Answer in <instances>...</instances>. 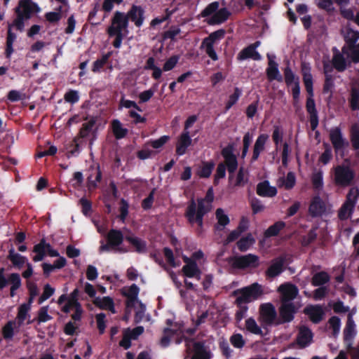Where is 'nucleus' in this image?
<instances>
[{"label":"nucleus","mask_w":359,"mask_h":359,"mask_svg":"<svg viewBox=\"0 0 359 359\" xmlns=\"http://www.w3.org/2000/svg\"><path fill=\"white\" fill-rule=\"evenodd\" d=\"M269 59L268 67L266 69V76L269 81H277L283 82V80L287 87H291L293 105L295 107L299 101L300 96V81L299 77L296 75L290 67V62L287 60V65L283 69L284 77L280 74L278 69V64L273 60L275 56L267 54Z\"/></svg>","instance_id":"f257e3e1"},{"label":"nucleus","mask_w":359,"mask_h":359,"mask_svg":"<svg viewBox=\"0 0 359 359\" xmlns=\"http://www.w3.org/2000/svg\"><path fill=\"white\" fill-rule=\"evenodd\" d=\"M213 200V189L210 187L206 192L205 198H198L197 203L193 198L189 201L184 212V217L190 225L193 226L194 224H196L200 231L203 227L204 216L210 212L212 209Z\"/></svg>","instance_id":"f03ea898"},{"label":"nucleus","mask_w":359,"mask_h":359,"mask_svg":"<svg viewBox=\"0 0 359 359\" xmlns=\"http://www.w3.org/2000/svg\"><path fill=\"white\" fill-rule=\"evenodd\" d=\"M16 18L12 25L20 32L25 28V22L32 18L34 14L41 12V8L37 3L32 0H19L17 6L14 8Z\"/></svg>","instance_id":"7ed1b4c3"},{"label":"nucleus","mask_w":359,"mask_h":359,"mask_svg":"<svg viewBox=\"0 0 359 359\" xmlns=\"http://www.w3.org/2000/svg\"><path fill=\"white\" fill-rule=\"evenodd\" d=\"M221 154L224 159V162L219 163L217 165L216 172L215 174L214 183L219 179H222L226 176V168H227L230 174L233 173L238 168V161L236 155L233 154V144H228L221 151Z\"/></svg>","instance_id":"20e7f679"},{"label":"nucleus","mask_w":359,"mask_h":359,"mask_svg":"<svg viewBox=\"0 0 359 359\" xmlns=\"http://www.w3.org/2000/svg\"><path fill=\"white\" fill-rule=\"evenodd\" d=\"M219 3L213 1L209 4L200 13V17L208 18L205 21L209 25H221L225 22L231 13L225 7L219 9Z\"/></svg>","instance_id":"39448f33"},{"label":"nucleus","mask_w":359,"mask_h":359,"mask_svg":"<svg viewBox=\"0 0 359 359\" xmlns=\"http://www.w3.org/2000/svg\"><path fill=\"white\" fill-rule=\"evenodd\" d=\"M264 294L262 286L258 283H254L247 287L237 289L232 292L236 296V305L246 304L259 299Z\"/></svg>","instance_id":"423d86ee"},{"label":"nucleus","mask_w":359,"mask_h":359,"mask_svg":"<svg viewBox=\"0 0 359 359\" xmlns=\"http://www.w3.org/2000/svg\"><path fill=\"white\" fill-rule=\"evenodd\" d=\"M355 173L348 165H339L334 168V183L341 187L351 186L355 179Z\"/></svg>","instance_id":"0eeeda50"},{"label":"nucleus","mask_w":359,"mask_h":359,"mask_svg":"<svg viewBox=\"0 0 359 359\" xmlns=\"http://www.w3.org/2000/svg\"><path fill=\"white\" fill-rule=\"evenodd\" d=\"M278 314L274 305L271 303H264L259 306V321L263 327L277 325Z\"/></svg>","instance_id":"6e6552de"},{"label":"nucleus","mask_w":359,"mask_h":359,"mask_svg":"<svg viewBox=\"0 0 359 359\" xmlns=\"http://www.w3.org/2000/svg\"><path fill=\"white\" fill-rule=\"evenodd\" d=\"M231 266L238 269H255L259 266V257L253 254L231 257L229 259Z\"/></svg>","instance_id":"1a4fd4ad"},{"label":"nucleus","mask_w":359,"mask_h":359,"mask_svg":"<svg viewBox=\"0 0 359 359\" xmlns=\"http://www.w3.org/2000/svg\"><path fill=\"white\" fill-rule=\"evenodd\" d=\"M33 252L36 253V255L33 257L35 262L43 260L46 252L50 257H59L60 255L58 251L53 249L50 243L46 242L44 238H42L38 244L34 246Z\"/></svg>","instance_id":"9d476101"},{"label":"nucleus","mask_w":359,"mask_h":359,"mask_svg":"<svg viewBox=\"0 0 359 359\" xmlns=\"http://www.w3.org/2000/svg\"><path fill=\"white\" fill-rule=\"evenodd\" d=\"M128 27V21L126 14L117 11L111 18V24L107 28V33H123V31L126 29Z\"/></svg>","instance_id":"9b49d317"},{"label":"nucleus","mask_w":359,"mask_h":359,"mask_svg":"<svg viewBox=\"0 0 359 359\" xmlns=\"http://www.w3.org/2000/svg\"><path fill=\"white\" fill-rule=\"evenodd\" d=\"M297 310V307L293 302H281L279 308L280 319L276 322V325L290 323L292 321Z\"/></svg>","instance_id":"f8f14e48"},{"label":"nucleus","mask_w":359,"mask_h":359,"mask_svg":"<svg viewBox=\"0 0 359 359\" xmlns=\"http://www.w3.org/2000/svg\"><path fill=\"white\" fill-rule=\"evenodd\" d=\"M329 136L335 152L344 150L348 144V142L343 137L341 130L339 127L332 128Z\"/></svg>","instance_id":"ddd939ff"},{"label":"nucleus","mask_w":359,"mask_h":359,"mask_svg":"<svg viewBox=\"0 0 359 359\" xmlns=\"http://www.w3.org/2000/svg\"><path fill=\"white\" fill-rule=\"evenodd\" d=\"M285 258L279 256L271 261V265L265 271V276L268 279L274 278L280 275L285 271Z\"/></svg>","instance_id":"4468645a"},{"label":"nucleus","mask_w":359,"mask_h":359,"mask_svg":"<svg viewBox=\"0 0 359 359\" xmlns=\"http://www.w3.org/2000/svg\"><path fill=\"white\" fill-rule=\"evenodd\" d=\"M144 9L141 6L132 5L130 10L126 14L128 21L130 20L137 27L142 26L144 21Z\"/></svg>","instance_id":"2eb2a0df"},{"label":"nucleus","mask_w":359,"mask_h":359,"mask_svg":"<svg viewBox=\"0 0 359 359\" xmlns=\"http://www.w3.org/2000/svg\"><path fill=\"white\" fill-rule=\"evenodd\" d=\"M306 109L309 114V122L312 130H315L319 123L318 111L313 96L308 95L306 102Z\"/></svg>","instance_id":"dca6fc26"},{"label":"nucleus","mask_w":359,"mask_h":359,"mask_svg":"<svg viewBox=\"0 0 359 359\" xmlns=\"http://www.w3.org/2000/svg\"><path fill=\"white\" fill-rule=\"evenodd\" d=\"M278 292L281 293V302H292L298 294L297 287L292 283H284L279 286Z\"/></svg>","instance_id":"f3484780"},{"label":"nucleus","mask_w":359,"mask_h":359,"mask_svg":"<svg viewBox=\"0 0 359 359\" xmlns=\"http://www.w3.org/2000/svg\"><path fill=\"white\" fill-rule=\"evenodd\" d=\"M304 313L307 315L313 323H319L323 318L324 311L320 305H311L306 306Z\"/></svg>","instance_id":"a211bd4d"},{"label":"nucleus","mask_w":359,"mask_h":359,"mask_svg":"<svg viewBox=\"0 0 359 359\" xmlns=\"http://www.w3.org/2000/svg\"><path fill=\"white\" fill-rule=\"evenodd\" d=\"M268 139L269 135L267 134H261L257 137L253 146V152L251 158L252 163L256 161L259 158L260 154L265 149V144Z\"/></svg>","instance_id":"6ab92c4d"},{"label":"nucleus","mask_w":359,"mask_h":359,"mask_svg":"<svg viewBox=\"0 0 359 359\" xmlns=\"http://www.w3.org/2000/svg\"><path fill=\"white\" fill-rule=\"evenodd\" d=\"M192 140L189 131H183L180 135L176 146V154L179 156L184 155L187 148L191 144Z\"/></svg>","instance_id":"aec40b11"},{"label":"nucleus","mask_w":359,"mask_h":359,"mask_svg":"<svg viewBox=\"0 0 359 359\" xmlns=\"http://www.w3.org/2000/svg\"><path fill=\"white\" fill-rule=\"evenodd\" d=\"M325 211L324 202L319 196H315L311 201L309 212L313 217L321 216Z\"/></svg>","instance_id":"412c9836"},{"label":"nucleus","mask_w":359,"mask_h":359,"mask_svg":"<svg viewBox=\"0 0 359 359\" xmlns=\"http://www.w3.org/2000/svg\"><path fill=\"white\" fill-rule=\"evenodd\" d=\"M257 194L262 197H273L277 194V189L270 186L268 180H264L257 185Z\"/></svg>","instance_id":"4be33fe9"},{"label":"nucleus","mask_w":359,"mask_h":359,"mask_svg":"<svg viewBox=\"0 0 359 359\" xmlns=\"http://www.w3.org/2000/svg\"><path fill=\"white\" fill-rule=\"evenodd\" d=\"M312 339L313 333L309 327L305 326L300 327L296 339L297 344L300 347L304 348L307 346L312 341Z\"/></svg>","instance_id":"5701e85b"},{"label":"nucleus","mask_w":359,"mask_h":359,"mask_svg":"<svg viewBox=\"0 0 359 359\" xmlns=\"http://www.w3.org/2000/svg\"><path fill=\"white\" fill-rule=\"evenodd\" d=\"M302 72L303 81L308 95L314 96L313 76L311 74L310 67H306L305 64H302Z\"/></svg>","instance_id":"b1692460"},{"label":"nucleus","mask_w":359,"mask_h":359,"mask_svg":"<svg viewBox=\"0 0 359 359\" xmlns=\"http://www.w3.org/2000/svg\"><path fill=\"white\" fill-rule=\"evenodd\" d=\"M359 40V32L348 29L344 36L345 45L342 48V53H347V49L353 48L357 46Z\"/></svg>","instance_id":"393cba45"},{"label":"nucleus","mask_w":359,"mask_h":359,"mask_svg":"<svg viewBox=\"0 0 359 359\" xmlns=\"http://www.w3.org/2000/svg\"><path fill=\"white\" fill-rule=\"evenodd\" d=\"M93 303L95 306L100 309L108 310L112 313H116L114 300L110 297L107 296L102 298L100 297H95L93 300Z\"/></svg>","instance_id":"a878e982"},{"label":"nucleus","mask_w":359,"mask_h":359,"mask_svg":"<svg viewBox=\"0 0 359 359\" xmlns=\"http://www.w3.org/2000/svg\"><path fill=\"white\" fill-rule=\"evenodd\" d=\"M124 239L123 233L118 229H112L107 235V240L111 245V248L114 249L121 245Z\"/></svg>","instance_id":"bb28decb"},{"label":"nucleus","mask_w":359,"mask_h":359,"mask_svg":"<svg viewBox=\"0 0 359 359\" xmlns=\"http://www.w3.org/2000/svg\"><path fill=\"white\" fill-rule=\"evenodd\" d=\"M125 239L134 247L136 252L141 254L147 251V242L142 238L133 236H126Z\"/></svg>","instance_id":"cd10ccee"},{"label":"nucleus","mask_w":359,"mask_h":359,"mask_svg":"<svg viewBox=\"0 0 359 359\" xmlns=\"http://www.w3.org/2000/svg\"><path fill=\"white\" fill-rule=\"evenodd\" d=\"M90 170L91 173L87 179L88 187L89 189H94L97 188V183L101 182L102 174L99 165L95 168H91Z\"/></svg>","instance_id":"c85d7f7f"},{"label":"nucleus","mask_w":359,"mask_h":359,"mask_svg":"<svg viewBox=\"0 0 359 359\" xmlns=\"http://www.w3.org/2000/svg\"><path fill=\"white\" fill-rule=\"evenodd\" d=\"M249 58L254 60H260L262 59L261 55L250 45L243 48L237 56L238 60H245Z\"/></svg>","instance_id":"c756f323"},{"label":"nucleus","mask_w":359,"mask_h":359,"mask_svg":"<svg viewBox=\"0 0 359 359\" xmlns=\"http://www.w3.org/2000/svg\"><path fill=\"white\" fill-rule=\"evenodd\" d=\"M96 121L95 117H91L88 121L83 123L76 137H79V139L86 138L88 137L90 133H93L95 130L94 128Z\"/></svg>","instance_id":"7c9ffc66"},{"label":"nucleus","mask_w":359,"mask_h":359,"mask_svg":"<svg viewBox=\"0 0 359 359\" xmlns=\"http://www.w3.org/2000/svg\"><path fill=\"white\" fill-rule=\"evenodd\" d=\"M194 355L191 359H210V353L205 349L204 343L196 341L194 343Z\"/></svg>","instance_id":"2f4dec72"},{"label":"nucleus","mask_w":359,"mask_h":359,"mask_svg":"<svg viewBox=\"0 0 359 359\" xmlns=\"http://www.w3.org/2000/svg\"><path fill=\"white\" fill-rule=\"evenodd\" d=\"M112 133L116 140L124 138L128 133V130L123 128L121 121L118 119H114L111 122Z\"/></svg>","instance_id":"473e14b6"},{"label":"nucleus","mask_w":359,"mask_h":359,"mask_svg":"<svg viewBox=\"0 0 359 359\" xmlns=\"http://www.w3.org/2000/svg\"><path fill=\"white\" fill-rule=\"evenodd\" d=\"M217 223L215 225V229L217 231H222L224 228L230 223L229 217L224 214L223 209L217 208L215 212Z\"/></svg>","instance_id":"72a5a7b5"},{"label":"nucleus","mask_w":359,"mask_h":359,"mask_svg":"<svg viewBox=\"0 0 359 359\" xmlns=\"http://www.w3.org/2000/svg\"><path fill=\"white\" fill-rule=\"evenodd\" d=\"M7 258L12 262L15 267L18 269L22 268L27 261V257L15 252L13 248L9 250Z\"/></svg>","instance_id":"f704fd0d"},{"label":"nucleus","mask_w":359,"mask_h":359,"mask_svg":"<svg viewBox=\"0 0 359 359\" xmlns=\"http://www.w3.org/2000/svg\"><path fill=\"white\" fill-rule=\"evenodd\" d=\"M144 69L152 70L151 76L155 80H158L162 76L163 69L157 67L155 65V58L154 57H149L145 63Z\"/></svg>","instance_id":"c9c22d12"},{"label":"nucleus","mask_w":359,"mask_h":359,"mask_svg":"<svg viewBox=\"0 0 359 359\" xmlns=\"http://www.w3.org/2000/svg\"><path fill=\"white\" fill-rule=\"evenodd\" d=\"M286 226V224L283 221L276 222L273 224L269 226V228L264 231V235L265 238H271L277 236L280 231L283 230Z\"/></svg>","instance_id":"e433bc0d"},{"label":"nucleus","mask_w":359,"mask_h":359,"mask_svg":"<svg viewBox=\"0 0 359 359\" xmlns=\"http://www.w3.org/2000/svg\"><path fill=\"white\" fill-rule=\"evenodd\" d=\"M330 280V275L326 271H320L315 273L311 279V284L313 286H323Z\"/></svg>","instance_id":"4c0bfd02"},{"label":"nucleus","mask_w":359,"mask_h":359,"mask_svg":"<svg viewBox=\"0 0 359 359\" xmlns=\"http://www.w3.org/2000/svg\"><path fill=\"white\" fill-rule=\"evenodd\" d=\"M332 64L338 72H342L346 69V61L341 53L337 52L334 54Z\"/></svg>","instance_id":"58836bf2"},{"label":"nucleus","mask_w":359,"mask_h":359,"mask_svg":"<svg viewBox=\"0 0 359 359\" xmlns=\"http://www.w3.org/2000/svg\"><path fill=\"white\" fill-rule=\"evenodd\" d=\"M355 323L352 319V314L349 313L348 316V320L344 330V341H351L355 335Z\"/></svg>","instance_id":"ea45409f"},{"label":"nucleus","mask_w":359,"mask_h":359,"mask_svg":"<svg viewBox=\"0 0 359 359\" xmlns=\"http://www.w3.org/2000/svg\"><path fill=\"white\" fill-rule=\"evenodd\" d=\"M215 163L212 161L202 163V166L197 172V175L201 178H208L215 168Z\"/></svg>","instance_id":"a19ab883"},{"label":"nucleus","mask_w":359,"mask_h":359,"mask_svg":"<svg viewBox=\"0 0 359 359\" xmlns=\"http://www.w3.org/2000/svg\"><path fill=\"white\" fill-rule=\"evenodd\" d=\"M243 91L241 88L235 87L233 93L229 96V99L225 104V111H229L233 105H235L238 101L239 98L242 95Z\"/></svg>","instance_id":"79ce46f5"},{"label":"nucleus","mask_w":359,"mask_h":359,"mask_svg":"<svg viewBox=\"0 0 359 359\" xmlns=\"http://www.w3.org/2000/svg\"><path fill=\"white\" fill-rule=\"evenodd\" d=\"M350 140L354 150H359V125L353 124L350 129Z\"/></svg>","instance_id":"37998d69"},{"label":"nucleus","mask_w":359,"mask_h":359,"mask_svg":"<svg viewBox=\"0 0 359 359\" xmlns=\"http://www.w3.org/2000/svg\"><path fill=\"white\" fill-rule=\"evenodd\" d=\"M350 95L348 100L350 108L352 111L359 110V90L355 87L352 88Z\"/></svg>","instance_id":"c03bdc74"},{"label":"nucleus","mask_w":359,"mask_h":359,"mask_svg":"<svg viewBox=\"0 0 359 359\" xmlns=\"http://www.w3.org/2000/svg\"><path fill=\"white\" fill-rule=\"evenodd\" d=\"M111 56V53H107L102 56L101 58L97 59L93 64L92 72L97 73L104 67L108 62L109 59Z\"/></svg>","instance_id":"a18cd8bd"},{"label":"nucleus","mask_w":359,"mask_h":359,"mask_svg":"<svg viewBox=\"0 0 359 359\" xmlns=\"http://www.w3.org/2000/svg\"><path fill=\"white\" fill-rule=\"evenodd\" d=\"M354 205L348 202H345L340 208L338 212V217L341 220H345L351 215Z\"/></svg>","instance_id":"49530a36"},{"label":"nucleus","mask_w":359,"mask_h":359,"mask_svg":"<svg viewBox=\"0 0 359 359\" xmlns=\"http://www.w3.org/2000/svg\"><path fill=\"white\" fill-rule=\"evenodd\" d=\"M182 271L184 276L187 278H194L196 273L199 272V268L196 262H193L189 265L183 266Z\"/></svg>","instance_id":"de8ad7c7"},{"label":"nucleus","mask_w":359,"mask_h":359,"mask_svg":"<svg viewBox=\"0 0 359 359\" xmlns=\"http://www.w3.org/2000/svg\"><path fill=\"white\" fill-rule=\"evenodd\" d=\"M317 237L316 229H311L302 238L301 244L303 247H308L316 240Z\"/></svg>","instance_id":"09e8293b"},{"label":"nucleus","mask_w":359,"mask_h":359,"mask_svg":"<svg viewBox=\"0 0 359 359\" xmlns=\"http://www.w3.org/2000/svg\"><path fill=\"white\" fill-rule=\"evenodd\" d=\"M245 327L247 330L252 334L263 335L262 329L257 325L255 320L252 318H249L245 320Z\"/></svg>","instance_id":"8fccbe9b"},{"label":"nucleus","mask_w":359,"mask_h":359,"mask_svg":"<svg viewBox=\"0 0 359 359\" xmlns=\"http://www.w3.org/2000/svg\"><path fill=\"white\" fill-rule=\"evenodd\" d=\"M80 139L75 137L72 142L69 144L67 148V157L76 156L80 153V144L79 142Z\"/></svg>","instance_id":"3c124183"},{"label":"nucleus","mask_w":359,"mask_h":359,"mask_svg":"<svg viewBox=\"0 0 359 359\" xmlns=\"http://www.w3.org/2000/svg\"><path fill=\"white\" fill-rule=\"evenodd\" d=\"M253 241L254 239L251 234H248V236L241 238L237 242V247L241 252H245L248 250Z\"/></svg>","instance_id":"603ef678"},{"label":"nucleus","mask_w":359,"mask_h":359,"mask_svg":"<svg viewBox=\"0 0 359 359\" xmlns=\"http://www.w3.org/2000/svg\"><path fill=\"white\" fill-rule=\"evenodd\" d=\"M225 30L223 29H218L212 32L208 37L205 38L203 41L205 43L208 42L214 44L217 40L222 39L225 36Z\"/></svg>","instance_id":"864d4df0"},{"label":"nucleus","mask_w":359,"mask_h":359,"mask_svg":"<svg viewBox=\"0 0 359 359\" xmlns=\"http://www.w3.org/2000/svg\"><path fill=\"white\" fill-rule=\"evenodd\" d=\"M328 323L330 325V328L332 329V335L336 337L339 334L340 327H341V320L338 316H332L328 320Z\"/></svg>","instance_id":"5fc2aeb1"},{"label":"nucleus","mask_w":359,"mask_h":359,"mask_svg":"<svg viewBox=\"0 0 359 359\" xmlns=\"http://www.w3.org/2000/svg\"><path fill=\"white\" fill-rule=\"evenodd\" d=\"M79 204L81 207V212L85 216H88L92 212V203L90 200L86 198L85 197H82L79 201Z\"/></svg>","instance_id":"6e6d98bb"},{"label":"nucleus","mask_w":359,"mask_h":359,"mask_svg":"<svg viewBox=\"0 0 359 359\" xmlns=\"http://www.w3.org/2000/svg\"><path fill=\"white\" fill-rule=\"evenodd\" d=\"M155 192H156V189L154 188L151 191L150 193L149 194V195L147 196V198H145L142 201V208L143 210H150L152 206H153V204H154V195H155Z\"/></svg>","instance_id":"4d7b16f0"},{"label":"nucleus","mask_w":359,"mask_h":359,"mask_svg":"<svg viewBox=\"0 0 359 359\" xmlns=\"http://www.w3.org/2000/svg\"><path fill=\"white\" fill-rule=\"evenodd\" d=\"M201 48H205L206 54L214 61L218 60V56L215 50L214 44L203 41Z\"/></svg>","instance_id":"13d9d810"},{"label":"nucleus","mask_w":359,"mask_h":359,"mask_svg":"<svg viewBox=\"0 0 359 359\" xmlns=\"http://www.w3.org/2000/svg\"><path fill=\"white\" fill-rule=\"evenodd\" d=\"M13 325L14 321H8L2 329V334L5 339H11L14 336Z\"/></svg>","instance_id":"bf43d9fd"},{"label":"nucleus","mask_w":359,"mask_h":359,"mask_svg":"<svg viewBox=\"0 0 359 359\" xmlns=\"http://www.w3.org/2000/svg\"><path fill=\"white\" fill-rule=\"evenodd\" d=\"M55 292V289L49 284H46L43 287V291L38 300L39 304H41L44 301L49 299Z\"/></svg>","instance_id":"052dcab7"},{"label":"nucleus","mask_w":359,"mask_h":359,"mask_svg":"<svg viewBox=\"0 0 359 359\" xmlns=\"http://www.w3.org/2000/svg\"><path fill=\"white\" fill-rule=\"evenodd\" d=\"M163 252L166 259V261L169 264V265H170L172 267H177L180 265V262H178L177 263L175 262L173 252L170 248L165 247L163 249Z\"/></svg>","instance_id":"680f3d73"},{"label":"nucleus","mask_w":359,"mask_h":359,"mask_svg":"<svg viewBox=\"0 0 359 359\" xmlns=\"http://www.w3.org/2000/svg\"><path fill=\"white\" fill-rule=\"evenodd\" d=\"M230 342L232 346L236 348H242L245 344V341L241 334H233L230 337Z\"/></svg>","instance_id":"e2e57ef3"},{"label":"nucleus","mask_w":359,"mask_h":359,"mask_svg":"<svg viewBox=\"0 0 359 359\" xmlns=\"http://www.w3.org/2000/svg\"><path fill=\"white\" fill-rule=\"evenodd\" d=\"M181 32V29L177 26H171L170 29L163 34V39L164 40L171 39L175 41V37Z\"/></svg>","instance_id":"0e129e2a"},{"label":"nucleus","mask_w":359,"mask_h":359,"mask_svg":"<svg viewBox=\"0 0 359 359\" xmlns=\"http://www.w3.org/2000/svg\"><path fill=\"white\" fill-rule=\"evenodd\" d=\"M323 145L325 146V151L323 152V154L320 155L319 160L324 165H326L332 159V149L328 144L324 143Z\"/></svg>","instance_id":"69168bd1"},{"label":"nucleus","mask_w":359,"mask_h":359,"mask_svg":"<svg viewBox=\"0 0 359 359\" xmlns=\"http://www.w3.org/2000/svg\"><path fill=\"white\" fill-rule=\"evenodd\" d=\"M180 60V56L177 55H174L169 57L163 66V70L164 72H168L172 70L177 64Z\"/></svg>","instance_id":"338daca9"},{"label":"nucleus","mask_w":359,"mask_h":359,"mask_svg":"<svg viewBox=\"0 0 359 359\" xmlns=\"http://www.w3.org/2000/svg\"><path fill=\"white\" fill-rule=\"evenodd\" d=\"M80 291L78 288H75L68 296V302L74 307H81V304L79 302V295Z\"/></svg>","instance_id":"774afa93"}]
</instances>
